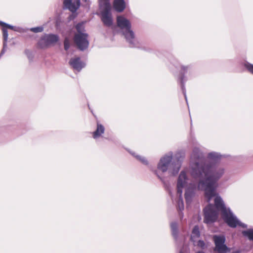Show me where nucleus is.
<instances>
[{"mask_svg":"<svg viewBox=\"0 0 253 253\" xmlns=\"http://www.w3.org/2000/svg\"><path fill=\"white\" fill-rule=\"evenodd\" d=\"M221 210L224 221L231 227L235 228L237 225L246 228L247 225L241 223L231 212L230 209L226 208L222 198L218 195L214 199V205L210 204L207 206V223L216 220L218 211Z\"/></svg>","mask_w":253,"mask_h":253,"instance_id":"2","label":"nucleus"},{"mask_svg":"<svg viewBox=\"0 0 253 253\" xmlns=\"http://www.w3.org/2000/svg\"><path fill=\"white\" fill-rule=\"evenodd\" d=\"M2 27L1 30L2 32V36H3V42H7V39H8V31L7 29L5 26H1Z\"/></svg>","mask_w":253,"mask_h":253,"instance_id":"22","label":"nucleus"},{"mask_svg":"<svg viewBox=\"0 0 253 253\" xmlns=\"http://www.w3.org/2000/svg\"><path fill=\"white\" fill-rule=\"evenodd\" d=\"M30 31L35 33H41L43 31V27L42 26L33 27L30 29Z\"/></svg>","mask_w":253,"mask_h":253,"instance_id":"23","label":"nucleus"},{"mask_svg":"<svg viewBox=\"0 0 253 253\" xmlns=\"http://www.w3.org/2000/svg\"><path fill=\"white\" fill-rule=\"evenodd\" d=\"M191 67L192 66L191 65H188L187 66L181 65L179 77L178 80V83L180 86L181 90L187 104H188V101L186 95V88L185 86L187 79L186 78L185 75L188 73V71L191 69Z\"/></svg>","mask_w":253,"mask_h":253,"instance_id":"9","label":"nucleus"},{"mask_svg":"<svg viewBox=\"0 0 253 253\" xmlns=\"http://www.w3.org/2000/svg\"><path fill=\"white\" fill-rule=\"evenodd\" d=\"M247 69L253 74V65L249 63H247L245 65Z\"/></svg>","mask_w":253,"mask_h":253,"instance_id":"28","label":"nucleus"},{"mask_svg":"<svg viewBox=\"0 0 253 253\" xmlns=\"http://www.w3.org/2000/svg\"><path fill=\"white\" fill-rule=\"evenodd\" d=\"M201 170L199 171L197 167H194L190 172L191 176L195 181L191 183L185 189L184 197L187 204L192 202L196 190L204 191V195L206 197L205 169L203 168Z\"/></svg>","mask_w":253,"mask_h":253,"instance_id":"4","label":"nucleus"},{"mask_svg":"<svg viewBox=\"0 0 253 253\" xmlns=\"http://www.w3.org/2000/svg\"><path fill=\"white\" fill-rule=\"evenodd\" d=\"M0 26H5L7 29H11L14 31V26L10 24H7L4 22L0 21Z\"/></svg>","mask_w":253,"mask_h":253,"instance_id":"25","label":"nucleus"},{"mask_svg":"<svg viewBox=\"0 0 253 253\" xmlns=\"http://www.w3.org/2000/svg\"><path fill=\"white\" fill-rule=\"evenodd\" d=\"M6 47H7V42H3V47H2V49H1L0 53V55L1 56H2L5 53V52L6 51Z\"/></svg>","mask_w":253,"mask_h":253,"instance_id":"29","label":"nucleus"},{"mask_svg":"<svg viewBox=\"0 0 253 253\" xmlns=\"http://www.w3.org/2000/svg\"><path fill=\"white\" fill-rule=\"evenodd\" d=\"M178 209L180 211H182L184 210V203L182 199H179L178 203Z\"/></svg>","mask_w":253,"mask_h":253,"instance_id":"26","label":"nucleus"},{"mask_svg":"<svg viewBox=\"0 0 253 253\" xmlns=\"http://www.w3.org/2000/svg\"><path fill=\"white\" fill-rule=\"evenodd\" d=\"M69 64L73 70L78 72H80L82 69L85 66V64L81 61L79 57L71 58L69 60Z\"/></svg>","mask_w":253,"mask_h":253,"instance_id":"13","label":"nucleus"},{"mask_svg":"<svg viewBox=\"0 0 253 253\" xmlns=\"http://www.w3.org/2000/svg\"><path fill=\"white\" fill-rule=\"evenodd\" d=\"M242 234L247 237L250 240L253 241V229H251L247 231H243Z\"/></svg>","mask_w":253,"mask_h":253,"instance_id":"21","label":"nucleus"},{"mask_svg":"<svg viewBox=\"0 0 253 253\" xmlns=\"http://www.w3.org/2000/svg\"><path fill=\"white\" fill-rule=\"evenodd\" d=\"M203 222L206 223V206L203 207Z\"/></svg>","mask_w":253,"mask_h":253,"instance_id":"31","label":"nucleus"},{"mask_svg":"<svg viewBox=\"0 0 253 253\" xmlns=\"http://www.w3.org/2000/svg\"><path fill=\"white\" fill-rule=\"evenodd\" d=\"M59 37L58 35L54 34H46L43 37H42L38 42L39 46L43 48L48 47L49 45L53 44L58 42Z\"/></svg>","mask_w":253,"mask_h":253,"instance_id":"11","label":"nucleus"},{"mask_svg":"<svg viewBox=\"0 0 253 253\" xmlns=\"http://www.w3.org/2000/svg\"><path fill=\"white\" fill-rule=\"evenodd\" d=\"M213 240L215 244L214 251L218 253H226L230 249L225 245L226 238L224 235H214Z\"/></svg>","mask_w":253,"mask_h":253,"instance_id":"8","label":"nucleus"},{"mask_svg":"<svg viewBox=\"0 0 253 253\" xmlns=\"http://www.w3.org/2000/svg\"><path fill=\"white\" fill-rule=\"evenodd\" d=\"M14 31L17 32H24V29L20 27L14 26Z\"/></svg>","mask_w":253,"mask_h":253,"instance_id":"30","label":"nucleus"},{"mask_svg":"<svg viewBox=\"0 0 253 253\" xmlns=\"http://www.w3.org/2000/svg\"><path fill=\"white\" fill-rule=\"evenodd\" d=\"M105 127L102 124L97 123L96 130L92 132V137L94 139H97L100 137L104 133Z\"/></svg>","mask_w":253,"mask_h":253,"instance_id":"18","label":"nucleus"},{"mask_svg":"<svg viewBox=\"0 0 253 253\" xmlns=\"http://www.w3.org/2000/svg\"><path fill=\"white\" fill-rule=\"evenodd\" d=\"M184 187L177 186V192L178 194H181L182 193V189Z\"/></svg>","mask_w":253,"mask_h":253,"instance_id":"34","label":"nucleus"},{"mask_svg":"<svg viewBox=\"0 0 253 253\" xmlns=\"http://www.w3.org/2000/svg\"><path fill=\"white\" fill-rule=\"evenodd\" d=\"M60 21L59 20H57L55 22V26L56 28H58V27L59 25Z\"/></svg>","mask_w":253,"mask_h":253,"instance_id":"35","label":"nucleus"},{"mask_svg":"<svg viewBox=\"0 0 253 253\" xmlns=\"http://www.w3.org/2000/svg\"><path fill=\"white\" fill-rule=\"evenodd\" d=\"M192 125V120H191V126Z\"/></svg>","mask_w":253,"mask_h":253,"instance_id":"39","label":"nucleus"},{"mask_svg":"<svg viewBox=\"0 0 253 253\" xmlns=\"http://www.w3.org/2000/svg\"><path fill=\"white\" fill-rule=\"evenodd\" d=\"M196 253H206L203 251H198V252H197Z\"/></svg>","mask_w":253,"mask_h":253,"instance_id":"38","label":"nucleus"},{"mask_svg":"<svg viewBox=\"0 0 253 253\" xmlns=\"http://www.w3.org/2000/svg\"><path fill=\"white\" fill-rule=\"evenodd\" d=\"M113 7L116 11L121 13L126 9V2L125 0H114Z\"/></svg>","mask_w":253,"mask_h":253,"instance_id":"14","label":"nucleus"},{"mask_svg":"<svg viewBox=\"0 0 253 253\" xmlns=\"http://www.w3.org/2000/svg\"><path fill=\"white\" fill-rule=\"evenodd\" d=\"M101 9V20L104 25L110 27L113 25V18L111 13V4L110 2L104 3L103 5L99 6Z\"/></svg>","mask_w":253,"mask_h":253,"instance_id":"7","label":"nucleus"},{"mask_svg":"<svg viewBox=\"0 0 253 253\" xmlns=\"http://www.w3.org/2000/svg\"><path fill=\"white\" fill-rule=\"evenodd\" d=\"M25 54L27 55L28 58H32V53L29 49H26L25 50Z\"/></svg>","mask_w":253,"mask_h":253,"instance_id":"33","label":"nucleus"},{"mask_svg":"<svg viewBox=\"0 0 253 253\" xmlns=\"http://www.w3.org/2000/svg\"><path fill=\"white\" fill-rule=\"evenodd\" d=\"M117 24L120 28V33L124 36L129 47L137 48L148 52L152 51V49L142 45L137 40L134 32L131 29V24L129 20L123 16H119L117 18Z\"/></svg>","mask_w":253,"mask_h":253,"instance_id":"5","label":"nucleus"},{"mask_svg":"<svg viewBox=\"0 0 253 253\" xmlns=\"http://www.w3.org/2000/svg\"><path fill=\"white\" fill-rule=\"evenodd\" d=\"M179 253H182V252L181 251H180V252H179Z\"/></svg>","mask_w":253,"mask_h":253,"instance_id":"40","label":"nucleus"},{"mask_svg":"<svg viewBox=\"0 0 253 253\" xmlns=\"http://www.w3.org/2000/svg\"><path fill=\"white\" fill-rule=\"evenodd\" d=\"M232 253H241V251L239 250H237V251L232 252Z\"/></svg>","mask_w":253,"mask_h":253,"instance_id":"36","label":"nucleus"},{"mask_svg":"<svg viewBox=\"0 0 253 253\" xmlns=\"http://www.w3.org/2000/svg\"><path fill=\"white\" fill-rule=\"evenodd\" d=\"M170 228L171 230L172 236H173L174 240L177 241L178 238L179 234L177 223L175 221L172 222L170 223Z\"/></svg>","mask_w":253,"mask_h":253,"instance_id":"19","label":"nucleus"},{"mask_svg":"<svg viewBox=\"0 0 253 253\" xmlns=\"http://www.w3.org/2000/svg\"><path fill=\"white\" fill-rule=\"evenodd\" d=\"M84 24L85 22L82 21L81 22L78 23L77 24V25L75 26V28L77 31V33L75 34H86V33H85V27H84Z\"/></svg>","mask_w":253,"mask_h":253,"instance_id":"20","label":"nucleus"},{"mask_svg":"<svg viewBox=\"0 0 253 253\" xmlns=\"http://www.w3.org/2000/svg\"><path fill=\"white\" fill-rule=\"evenodd\" d=\"M80 0H64V9H68L72 12H76L80 6Z\"/></svg>","mask_w":253,"mask_h":253,"instance_id":"12","label":"nucleus"},{"mask_svg":"<svg viewBox=\"0 0 253 253\" xmlns=\"http://www.w3.org/2000/svg\"><path fill=\"white\" fill-rule=\"evenodd\" d=\"M185 157V152L183 150H178L173 154L172 151L162 156L157 165V168L163 172L169 171L173 175H177Z\"/></svg>","mask_w":253,"mask_h":253,"instance_id":"3","label":"nucleus"},{"mask_svg":"<svg viewBox=\"0 0 253 253\" xmlns=\"http://www.w3.org/2000/svg\"><path fill=\"white\" fill-rule=\"evenodd\" d=\"M126 151L136 160L141 162L142 164L145 166L149 165V162L147 159L144 156L138 155L136 153L129 149H126Z\"/></svg>","mask_w":253,"mask_h":253,"instance_id":"17","label":"nucleus"},{"mask_svg":"<svg viewBox=\"0 0 253 253\" xmlns=\"http://www.w3.org/2000/svg\"><path fill=\"white\" fill-rule=\"evenodd\" d=\"M88 35L87 33L84 34H75L74 37V42L78 48L82 51L88 48L89 41L88 40Z\"/></svg>","mask_w":253,"mask_h":253,"instance_id":"10","label":"nucleus"},{"mask_svg":"<svg viewBox=\"0 0 253 253\" xmlns=\"http://www.w3.org/2000/svg\"><path fill=\"white\" fill-rule=\"evenodd\" d=\"M110 2V0H99V6L103 5L104 3Z\"/></svg>","mask_w":253,"mask_h":253,"instance_id":"32","label":"nucleus"},{"mask_svg":"<svg viewBox=\"0 0 253 253\" xmlns=\"http://www.w3.org/2000/svg\"><path fill=\"white\" fill-rule=\"evenodd\" d=\"M70 47V42L68 38H66L64 41V47L66 51H67Z\"/></svg>","mask_w":253,"mask_h":253,"instance_id":"24","label":"nucleus"},{"mask_svg":"<svg viewBox=\"0 0 253 253\" xmlns=\"http://www.w3.org/2000/svg\"><path fill=\"white\" fill-rule=\"evenodd\" d=\"M221 156L215 152L207 155V198L211 199L217 194L218 181L224 173V169L218 164Z\"/></svg>","mask_w":253,"mask_h":253,"instance_id":"1","label":"nucleus"},{"mask_svg":"<svg viewBox=\"0 0 253 253\" xmlns=\"http://www.w3.org/2000/svg\"><path fill=\"white\" fill-rule=\"evenodd\" d=\"M188 178L186 174V172L184 170H182L177 179V186L184 187L187 184Z\"/></svg>","mask_w":253,"mask_h":253,"instance_id":"15","label":"nucleus"},{"mask_svg":"<svg viewBox=\"0 0 253 253\" xmlns=\"http://www.w3.org/2000/svg\"><path fill=\"white\" fill-rule=\"evenodd\" d=\"M200 237V231L199 226L198 225H196L194 226L191 236L190 241L193 242V245L196 246V242L197 240Z\"/></svg>","mask_w":253,"mask_h":253,"instance_id":"16","label":"nucleus"},{"mask_svg":"<svg viewBox=\"0 0 253 253\" xmlns=\"http://www.w3.org/2000/svg\"><path fill=\"white\" fill-rule=\"evenodd\" d=\"M205 245V243L203 240H199L197 242H196V246H197L199 247L204 248Z\"/></svg>","mask_w":253,"mask_h":253,"instance_id":"27","label":"nucleus"},{"mask_svg":"<svg viewBox=\"0 0 253 253\" xmlns=\"http://www.w3.org/2000/svg\"><path fill=\"white\" fill-rule=\"evenodd\" d=\"M190 172L194 167H197L199 171H201V169H206V159L201 157L200 150L198 148H194L191 155Z\"/></svg>","mask_w":253,"mask_h":253,"instance_id":"6","label":"nucleus"},{"mask_svg":"<svg viewBox=\"0 0 253 253\" xmlns=\"http://www.w3.org/2000/svg\"><path fill=\"white\" fill-rule=\"evenodd\" d=\"M155 173H156V174H157V175L159 179H162V178L161 177V176H160L159 175H158V174H157V172H155Z\"/></svg>","mask_w":253,"mask_h":253,"instance_id":"37","label":"nucleus"}]
</instances>
